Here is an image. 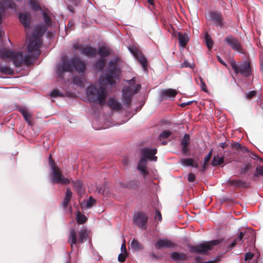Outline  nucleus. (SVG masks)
Segmentation results:
<instances>
[{
	"label": "nucleus",
	"mask_w": 263,
	"mask_h": 263,
	"mask_svg": "<svg viewBox=\"0 0 263 263\" xmlns=\"http://www.w3.org/2000/svg\"><path fill=\"white\" fill-rule=\"evenodd\" d=\"M250 157L251 158L250 159L255 160L256 163L257 160H259L260 162H263V159L259 158L255 154L252 152L250 153Z\"/></svg>",
	"instance_id": "obj_49"
},
{
	"label": "nucleus",
	"mask_w": 263,
	"mask_h": 263,
	"mask_svg": "<svg viewBox=\"0 0 263 263\" xmlns=\"http://www.w3.org/2000/svg\"><path fill=\"white\" fill-rule=\"evenodd\" d=\"M140 185V182L139 180H131L127 183L126 187L129 188L133 190H137Z\"/></svg>",
	"instance_id": "obj_33"
},
{
	"label": "nucleus",
	"mask_w": 263,
	"mask_h": 263,
	"mask_svg": "<svg viewBox=\"0 0 263 263\" xmlns=\"http://www.w3.org/2000/svg\"><path fill=\"white\" fill-rule=\"evenodd\" d=\"M141 87L140 85H137L135 89H133L134 94L137 93L139 90H140V88Z\"/></svg>",
	"instance_id": "obj_62"
},
{
	"label": "nucleus",
	"mask_w": 263,
	"mask_h": 263,
	"mask_svg": "<svg viewBox=\"0 0 263 263\" xmlns=\"http://www.w3.org/2000/svg\"><path fill=\"white\" fill-rule=\"evenodd\" d=\"M72 194V192L70 191V190L69 189H67L66 190L65 196L64 199L69 201L70 199L71 198Z\"/></svg>",
	"instance_id": "obj_47"
},
{
	"label": "nucleus",
	"mask_w": 263,
	"mask_h": 263,
	"mask_svg": "<svg viewBox=\"0 0 263 263\" xmlns=\"http://www.w3.org/2000/svg\"><path fill=\"white\" fill-rule=\"evenodd\" d=\"M73 47L74 50H78L80 51L82 54L86 55L87 57H95L97 53V49L89 45L83 47L79 45L78 44H74L73 45Z\"/></svg>",
	"instance_id": "obj_12"
},
{
	"label": "nucleus",
	"mask_w": 263,
	"mask_h": 263,
	"mask_svg": "<svg viewBox=\"0 0 263 263\" xmlns=\"http://www.w3.org/2000/svg\"><path fill=\"white\" fill-rule=\"evenodd\" d=\"M20 112L24 117L25 120L29 123H31V119L32 115L30 112H29L28 110L25 108H22L20 109Z\"/></svg>",
	"instance_id": "obj_35"
},
{
	"label": "nucleus",
	"mask_w": 263,
	"mask_h": 263,
	"mask_svg": "<svg viewBox=\"0 0 263 263\" xmlns=\"http://www.w3.org/2000/svg\"><path fill=\"white\" fill-rule=\"evenodd\" d=\"M108 106L112 110L119 111L122 108V105L116 98H110L107 102Z\"/></svg>",
	"instance_id": "obj_20"
},
{
	"label": "nucleus",
	"mask_w": 263,
	"mask_h": 263,
	"mask_svg": "<svg viewBox=\"0 0 263 263\" xmlns=\"http://www.w3.org/2000/svg\"><path fill=\"white\" fill-rule=\"evenodd\" d=\"M181 163L185 166H191L195 168L198 167V164L194 162L192 158L182 159L181 160Z\"/></svg>",
	"instance_id": "obj_30"
},
{
	"label": "nucleus",
	"mask_w": 263,
	"mask_h": 263,
	"mask_svg": "<svg viewBox=\"0 0 263 263\" xmlns=\"http://www.w3.org/2000/svg\"><path fill=\"white\" fill-rule=\"evenodd\" d=\"M224 157L223 156L219 157L218 155H215L213 158L211 164L213 166L222 164L224 163Z\"/></svg>",
	"instance_id": "obj_31"
},
{
	"label": "nucleus",
	"mask_w": 263,
	"mask_h": 263,
	"mask_svg": "<svg viewBox=\"0 0 263 263\" xmlns=\"http://www.w3.org/2000/svg\"><path fill=\"white\" fill-rule=\"evenodd\" d=\"M134 95L133 88L131 86H127L123 89L122 100L126 107H130L132 98Z\"/></svg>",
	"instance_id": "obj_13"
},
{
	"label": "nucleus",
	"mask_w": 263,
	"mask_h": 263,
	"mask_svg": "<svg viewBox=\"0 0 263 263\" xmlns=\"http://www.w3.org/2000/svg\"><path fill=\"white\" fill-rule=\"evenodd\" d=\"M97 53L103 58L109 56L111 54V51L108 47H101L99 48Z\"/></svg>",
	"instance_id": "obj_28"
},
{
	"label": "nucleus",
	"mask_w": 263,
	"mask_h": 263,
	"mask_svg": "<svg viewBox=\"0 0 263 263\" xmlns=\"http://www.w3.org/2000/svg\"><path fill=\"white\" fill-rule=\"evenodd\" d=\"M105 60L103 58H100L97 61L96 63L94 65V66L96 69L101 71L104 69L105 66Z\"/></svg>",
	"instance_id": "obj_29"
},
{
	"label": "nucleus",
	"mask_w": 263,
	"mask_h": 263,
	"mask_svg": "<svg viewBox=\"0 0 263 263\" xmlns=\"http://www.w3.org/2000/svg\"><path fill=\"white\" fill-rule=\"evenodd\" d=\"M224 42L228 44L234 50L237 51L241 53H245V50L242 48V45L238 39L233 35L227 36Z\"/></svg>",
	"instance_id": "obj_10"
},
{
	"label": "nucleus",
	"mask_w": 263,
	"mask_h": 263,
	"mask_svg": "<svg viewBox=\"0 0 263 263\" xmlns=\"http://www.w3.org/2000/svg\"><path fill=\"white\" fill-rule=\"evenodd\" d=\"M195 259L196 261V263H215L218 261L216 260H211V261H209L202 262H200V260H201V258L199 256H197L196 257H195Z\"/></svg>",
	"instance_id": "obj_51"
},
{
	"label": "nucleus",
	"mask_w": 263,
	"mask_h": 263,
	"mask_svg": "<svg viewBox=\"0 0 263 263\" xmlns=\"http://www.w3.org/2000/svg\"><path fill=\"white\" fill-rule=\"evenodd\" d=\"M156 249L159 250L162 248H174L176 245L167 239H160L155 244Z\"/></svg>",
	"instance_id": "obj_16"
},
{
	"label": "nucleus",
	"mask_w": 263,
	"mask_h": 263,
	"mask_svg": "<svg viewBox=\"0 0 263 263\" xmlns=\"http://www.w3.org/2000/svg\"><path fill=\"white\" fill-rule=\"evenodd\" d=\"M243 234L242 233H240L238 236L235 238L233 242L229 245L228 247V250H232L239 242H242L243 239Z\"/></svg>",
	"instance_id": "obj_34"
},
{
	"label": "nucleus",
	"mask_w": 263,
	"mask_h": 263,
	"mask_svg": "<svg viewBox=\"0 0 263 263\" xmlns=\"http://www.w3.org/2000/svg\"><path fill=\"white\" fill-rule=\"evenodd\" d=\"M30 5L34 11H40L42 12L45 24L36 27L31 36H29V32H27L28 43L26 54L23 57L21 52L15 53L11 50H5L0 52V58L7 60H12L14 64L17 67H20L22 64H30L39 55V49L42 44L40 36L45 32L49 26L48 11H43L36 3L32 1H30Z\"/></svg>",
	"instance_id": "obj_1"
},
{
	"label": "nucleus",
	"mask_w": 263,
	"mask_h": 263,
	"mask_svg": "<svg viewBox=\"0 0 263 263\" xmlns=\"http://www.w3.org/2000/svg\"><path fill=\"white\" fill-rule=\"evenodd\" d=\"M19 19L26 30H29L31 21L30 15L28 13H21L19 16Z\"/></svg>",
	"instance_id": "obj_22"
},
{
	"label": "nucleus",
	"mask_w": 263,
	"mask_h": 263,
	"mask_svg": "<svg viewBox=\"0 0 263 263\" xmlns=\"http://www.w3.org/2000/svg\"><path fill=\"white\" fill-rule=\"evenodd\" d=\"M2 5L3 7H6V8H7V7L12 8L13 7L12 3L9 0L4 2L3 4H2Z\"/></svg>",
	"instance_id": "obj_53"
},
{
	"label": "nucleus",
	"mask_w": 263,
	"mask_h": 263,
	"mask_svg": "<svg viewBox=\"0 0 263 263\" xmlns=\"http://www.w3.org/2000/svg\"><path fill=\"white\" fill-rule=\"evenodd\" d=\"M255 167V171L252 177V179L253 180H255L256 178L259 176H262L263 177V165L259 166L258 164H256Z\"/></svg>",
	"instance_id": "obj_32"
},
{
	"label": "nucleus",
	"mask_w": 263,
	"mask_h": 263,
	"mask_svg": "<svg viewBox=\"0 0 263 263\" xmlns=\"http://www.w3.org/2000/svg\"><path fill=\"white\" fill-rule=\"evenodd\" d=\"M192 102L191 101H190V102H187L186 103H182L181 105H180V106L182 107H185L186 106V105H190L191 103H192Z\"/></svg>",
	"instance_id": "obj_64"
},
{
	"label": "nucleus",
	"mask_w": 263,
	"mask_h": 263,
	"mask_svg": "<svg viewBox=\"0 0 263 263\" xmlns=\"http://www.w3.org/2000/svg\"><path fill=\"white\" fill-rule=\"evenodd\" d=\"M256 95V91H255V90L250 91L248 93V94L247 95V98L249 99H251L253 97L255 96Z\"/></svg>",
	"instance_id": "obj_54"
},
{
	"label": "nucleus",
	"mask_w": 263,
	"mask_h": 263,
	"mask_svg": "<svg viewBox=\"0 0 263 263\" xmlns=\"http://www.w3.org/2000/svg\"><path fill=\"white\" fill-rule=\"evenodd\" d=\"M118 261L120 262H123L126 259V256L124 254L120 253L118 256Z\"/></svg>",
	"instance_id": "obj_55"
},
{
	"label": "nucleus",
	"mask_w": 263,
	"mask_h": 263,
	"mask_svg": "<svg viewBox=\"0 0 263 263\" xmlns=\"http://www.w3.org/2000/svg\"><path fill=\"white\" fill-rule=\"evenodd\" d=\"M61 96L62 95L60 91L58 89H54L51 92H50V97H56Z\"/></svg>",
	"instance_id": "obj_50"
},
{
	"label": "nucleus",
	"mask_w": 263,
	"mask_h": 263,
	"mask_svg": "<svg viewBox=\"0 0 263 263\" xmlns=\"http://www.w3.org/2000/svg\"><path fill=\"white\" fill-rule=\"evenodd\" d=\"M195 80L197 83L200 85L202 90H203L204 92H207L206 85L203 79L201 77H199L198 78H196Z\"/></svg>",
	"instance_id": "obj_38"
},
{
	"label": "nucleus",
	"mask_w": 263,
	"mask_h": 263,
	"mask_svg": "<svg viewBox=\"0 0 263 263\" xmlns=\"http://www.w3.org/2000/svg\"><path fill=\"white\" fill-rule=\"evenodd\" d=\"M171 258L174 261L181 262L187 260V255L183 252H173L171 254Z\"/></svg>",
	"instance_id": "obj_18"
},
{
	"label": "nucleus",
	"mask_w": 263,
	"mask_h": 263,
	"mask_svg": "<svg viewBox=\"0 0 263 263\" xmlns=\"http://www.w3.org/2000/svg\"><path fill=\"white\" fill-rule=\"evenodd\" d=\"M241 146V145L240 143L235 142L232 143L231 145L232 148L237 151L240 150Z\"/></svg>",
	"instance_id": "obj_52"
},
{
	"label": "nucleus",
	"mask_w": 263,
	"mask_h": 263,
	"mask_svg": "<svg viewBox=\"0 0 263 263\" xmlns=\"http://www.w3.org/2000/svg\"><path fill=\"white\" fill-rule=\"evenodd\" d=\"M206 18L212 23L214 26L220 29L226 28L227 23L221 12L211 11L208 12Z\"/></svg>",
	"instance_id": "obj_8"
},
{
	"label": "nucleus",
	"mask_w": 263,
	"mask_h": 263,
	"mask_svg": "<svg viewBox=\"0 0 263 263\" xmlns=\"http://www.w3.org/2000/svg\"><path fill=\"white\" fill-rule=\"evenodd\" d=\"M119 61V58L115 57L108 62L105 73L100 77L102 84L113 85L116 83V80L119 79L121 73L120 68L118 66Z\"/></svg>",
	"instance_id": "obj_2"
},
{
	"label": "nucleus",
	"mask_w": 263,
	"mask_h": 263,
	"mask_svg": "<svg viewBox=\"0 0 263 263\" xmlns=\"http://www.w3.org/2000/svg\"><path fill=\"white\" fill-rule=\"evenodd\" d=\"M1 72L5 73H9L12 72V70L8 67H1L0 68Z\"/></svg>",
	"instance_id": "obj_56"
},
{
	"label": "nucleus",
	"mask_w": 263,
	"mask_h": 263,
	"mask_svg": "<svg viewBox=\"0 0 263 263\" xmlns=\"http://www.w3.org/2000/svg\"><path fill=\"white\" fill-rule=\"evenodd\" d=\"M69 201L64 199V201L62 203V206L64 209L67 210L68 211H70L71 208L69 205Z\"/></svg>",
	"instance_id": "obj_48"
},
{
	"label": "nucleus",
	"mask_w": 263,
	"mask_h": 263,
	"mask_svg": "<svg viewBox=\"0 0 263 263\" xmlns=\"http://www.w3.org/2000/svg\"><path fill=\"white\" fill-rule=\"evenodd\" d=\"M69 11L72 13L75 12V7H77L80 3V0H65Z\"/></svg>",
	"instance_id": "obj_25"
},
{
	"label": "nucleus",
	"mask_w": 263,
	"mask_h": 263,
	"mask_svg": "<svg viewBox=\"0 0 263 263\" xmlns=\"http://www.w3.org/2000/svg\"><path fill=\"white\" fill-rule=\"evenodd\" d=\"M256 166V160L250 159L245 164L244 166L241 167L239 173L240 175L242 176L248 174V176H249L250 175L253 173L254 168Z\"/></svg>",
	"instance_id": "obj_14"
},
{
	"label": "nucleus",
	"mask_w": 263,
	"mask_h": 263,
	"mask_svg": "<svg viewBox=\"0 0 263 263\" xmlns=\"http://www.w3.org/2000/svg\"><path fill=\"white\" fill-rule=\"evenodd\" d=\"M204 40L205 44L209 49L212 48L214 44V42L211 36L209 34L208 32H206L204 36Z\"/></svg>",
	"instance_id": "obj_36"
},
{
	"label": "nucleus",
	"mask_w": 263,
	"mask_h": 263,
	"mask_svg": "<svg viewBox=\"0 0 263 263\" xmlns=\"http://www.w3.org/2000/svg\"><path fill=\"white\" fill-rule=\"evenodd\" d=\"M155 217L156 218H157L159 220V221L162 220L161 214L158 210L156 211Z\"/></svg>",
	"instance_id": "obj_58"
},
{
	"label": "nucleus",
	"mask_w": 263,
	"mask_h": 263,
	"mask_svg": "<svg viewBox=\"0 0 263 263\" xmlns=\"http://www.w3.org/2000/svg\"><path fill=\"white\" fill-rule=\"evenodd\" d=\"M73 82L74 84L79 86H83V82L82 78L79 76H74L73 78Z\"/></svg>",
	"instance_id": "obj_40"
},
{
	"label": "nucleus",
	"mask_w": 263,
	"mask_h": 263,
	"mask_svg": "<svg viewBox=\"0 0 263 263\" xmlns=\"http://www.w3.org/2000/svg\"><path fill=\"white\" fill-rule=\"evenodd\" d=\"M147 160L145 158L142 157L140 159L137 166L138 170L141 173L144 178L149 175V172L147 169Z\"/></svg>",
	"instance_id": "obj_17"
},
{
	"label": "nucleus",
	"mask_w": 263,
	"mask_h": 263,
	"mask_svg": "<svg viewBox=\"0 0 263 263\" xmlns=\"http://www.w3.org/2000/svg\"><path fill=\"white\" fill-rule=\"evenodd\" d=\"M76 186H78L79 187L80 189V192H83V184H82V183L80 181L78 182L77 183H76V185H75Z\"/></svg>",
	"instance_id": "obj_59"
},
{
	"label": "nucleus",
	"mask_w": 263,
	"mask_h": 263,
	"mask_svg": "<svg viewBox=\"0 0 263 263\" xmlns=\"http://www.w3.org/2000/svg\"><path fill=\"white\" fill-rule=\"evenodd\" d=\"M19 19L26 30H29L31 21L30 15L28 13H21L19 16Z\"/></svg>",
	"instance_id": "obj_21"
},
{
	"label": "nucleus",
	"mask_w": 263,
	"mask_h": 263,
	"mask_svg": "<svg viewBox=\"0 0 263 263\" xmlns=\"http://www.w3.org/2000/svg\"><path fill=\"white\" fill-rule=\"evenodd\" d=\"M212 154H213V149H211L210 151V152H209V153L208 154V155L204 157L203 163H205V165L206 164H209V162L212 157Z\"/></svg>",
	"instance_id": "obj_42"
},
{
	"label": "nucleus",
	"mask_w": 263,
	"mask_h": 263,
	"mask_svg": "<svg viewBox=\"0 0 263 263\" xmlns=\"http://www.w3.org/2000/svg\"><path fill=\"white\" fill-rule=\"evenodd\" d=\"M217 59L221 64L224 66H227L226 63L222 60V59L219 56H217Z\"/></svg>",
	"instance_id": "obj_63"
},
{
	"label": "nucleus",
	"mask_w": 263,
	"mask_h": 263,
	"mask_svg": "<svg viewBox=\"0 0 263 263\" xmlns=\"http://www.w3.org/2000/svg\"><path fill=\"white\" fill-rule=\"evenodd\" d=\"M195 67V64L194 63H190L187 61H184L183 63L181 65V67H190L191 68H193Z\"/></svg>",
	"instance_id": "obj_43"
},
{
	"label": "nucleus",
	"mask_w": 263,
	"mask_h": 263,
	"mask_svg": "<svg viewBox=\"0 0 263 263\" xmlns=\"http://www.w3.org/2000/svg\"><path fill=\"white\" fill-rule=\"evenodd\" d=\"M130 246L132 249L135 251H138L142 248L140 243L135 239L131 241Z\"/></svg>",
	"instance_id": "obj_37"
},
{
	"label": "nucleus",
	"mask_w": 263,
	"mask_h": 263,
	"mask_svg": "<svg viewBox=\"0 0 263 263\" xmlns=\"http://www.w3.org/2000/svg\"><path fill=\"white\" fill-rule=\"evenodd\" d=\"M96 202V200L90 196L87 202V207L88 208H91L94 205Z\"/></svg>",
	"instance_id": "obj_45"
},
{
	"label": "nucleus",
	"mask_w": 263,
	"mask_h": 263,
	"mask_svg": "<svg viewBox=\"0 0 263 263\" xmlns=\"http://www.w3.org/2000/svg\"><path fill=\"white\" fill-rule=\"evenodd\" d=\"M190 144V137L189 135L186 134L183 137L181 141V151L184 155H187V153L189 152L190 149L188 146Z\"/></svg>",
	"instance_id": "obj_19"
},
{
	"label": "nucleus",
	"mask_w": 263,
	"mask_h": 263,
	"mask_svg": "<svg viewBox=\"0 0 263 263\" xmlns=\"http://www.w3.org/2000/svg\"><path fill=\"white\" fill-rule=\"evenodd\" d=\"M134 54L138 60L143 68L145 70L147 68V60L146 58L143 55L142 52L139 50L135 51Z\"/></svg>",
	"instance_id": "obj_23"
},
{
	"label": "nucleus",
	"mask_w": 263,
	"mask_h": 263,
	"mask_svg": "<svg viewBox=\"0 0 263 263\" xmlns=\"http://www.w3.org/2000/svg\"><path fill=\"white\" fill-rule=\"evenodd\" d=\"M222 239L213 240L210 241L198 244L196 246L189 245L188 247L191 253H196L207 255L208 251L213 249V247L220 243Z\"/></svg>",
	"instance_id": "obj_5"
},
{
	"label": "nucleus",
	"mask_w": 263,
	"mask_h": 263,
	"mask_svg": "<svg viewBox=\"0 0 263 263\" xmlns=\"http://www.w3.org/2000/svg\"><path fill=\"white\" fill-rule=\"evenodd\" d=\"M231 66L236 74L240 73L242 76L248 77L252 74V68L250 62L246 61L239 66H237L234 60L231 61Z\"/></svg>",
	"instance_id": "obj_9"
},
{
	"label": "nucleus",
	"mask_w": 263,
	"mask_h": 263,
	"mask_svg": "<svg viewBox=\"0 0 263 263\" xmlns=\"http://www.w3.org/2000/svg\"><path fill=\"white\" fill-rule=\"evenodd\" d=\"M157 150L156 148H151L145 147L142 148L141 150V155L142 158H145L149 160L156 161L157 160V157L155 156Z\"/></svg>",
	"instance_id": "obj_15"
},
{
	"label": "nucleus",
	"mask_w": 263,
	"mask_h": 263,
	"mask_svg": "<svg viewBox=\"0 0 263 263\" xmlns=\"http://www.w3.org/2000/svg\"><path fill=\"white\" fill-rule=\"evenodd\" d=\"M5 14V9L4 8L0 7V23L1 22V20Z\"/></svg>",
	"instance_id": "obj_60"
},
{
	"label": "nucleus",
	"mask_w": 263,
	"mask_h": 263,
	"mask_svg": "<svg viewBox=\"0 0 263 263\" xmlns=\"http://www.w3.org/2000/svg\"><path fill=\"white\" fill-rule=\"evenodd\" d=\"M133 221L140 228L146 230L148 217L145 213L138 212L134 215Z\"/></svg>",
	"instance_id": "obj_11"
},
{
	"label": "nucleus",
	"mask_w": 263,
	"mask_h": 263,
	"mask_svg": "<svg viewBox=\"0 0 263 263\" xmlns=\"http://www.w3.org/2000/svg\"><path fill=\"white\" fill-rule=\"evenodd\" d=\"M254 256V254L253 253L251 252H247L246 253L245 256V260L246 261H249L251 260H252Z\"/></svg>",
	"instance_id": "obj_46"
},
{
	"label": "nucleus",
	"mask_w": 263,
	"mask_h": 263,
	"mask_svg": "<svg viewBox=\"0 0 263 263\" xmlns=\"http://www.w3.org/2000/svg\"><path fill=\"white\" fill-rule=\"evenodd\" d=\"M50 167L52 169L51 181L53 183H58L62 185H66L70 183V179L67 178H65L63 175L59 167L56 165L51 156Z\"/></svg>",
	"instance_id": "obj_6"
},
{
	"label": "nucleus",
	"mask_w": 263,
	"mask_h": 263,
	"mask_svg": "<svg viewBox=\"0 0 263 263\" xmlns=\"http://www.w3.org/2000/svg\"><path fill=\"white\" fill-rule=\"evenodd\" d=\"M239 151L243 153L249 152L248 148L246 146L242 145Z\"/></svg>",
	"instance_id": "obj_61"
},
{
	"label": "nucleus",
	"mask_w": 263,
	"mask_h": 263,
	"mask_svg": "<svg viewBox=\"0 0 263 263\" xmlns=\"http://www.w3.org/2000/svg\"><path fill=\"white\" fill-rule=\"evenodd\" d=\"M195 175L193 173H190L187 180L189 182H194L195 180Z\"/></svg>",
	"instance_id": "obj_57"
},
{
	"label": "nucleus",
	"mask_w": 263,
	"mask_h": 263,
	"mask_svg": "<svg viewBox=\"0 0 263 263\" xmlns=\"http://www.w3.org/2000/svg\"><path fill=\"white\" fill-rule=\"evenodd\" d=\"M87 220V217L82 214L79 213L77 215V221L79 224H83Z\"/></svg>",
	"instance_id": "obj_39"
},
{
	"label": "nucleus",
	"mask_w": 263,
	"mask_h": 263,
	"mask_svg": "<svg viewBox=\"0 0 263 263\" xmlns=\"http://www.w3.org/2000/svg\"><path fill=\"white\" fill-rule=\"evenodd\" d=\"M228 184L236 187L246 188L249 186L247 182L240 179H230L228 181Z\"/></svg>",
	"instance_id": "obj_24"
},
{
	"label": "nucleus",
	"mask_w": 263,
	"mask_h": 263,
	"mask_svg": "<svg viewBox=\"0 0 263 263\" xmlns=\"http://www.w3.org/2000/svg\"><path fill=\"white\" fill-rule=\"evenodd\" d=\"M180 45L184 48L187 45L189 38L186 33L182 34L181 32L178 33Z\"/></svg>",
	"instance_id": "obj_26"
},
{
	"label": "nucleus",
	"mask_w": 263,
	"mask_h": 263,
	"mask_svg": "<svg viewBox=\"0 0 263 263\" xmlns=\"http://www.w3.org/2000/svg\"><path fill=\"white\" fill-rule=\"evenodd\" d=\"M87 96L88 100L93 103H97L101 105L105 104L107 97L106 89L105 87L101 86L96 87L91 85L87 88Z\"/></svg>",
	"instance_id": "obj_4"
},
{
	"label": "nucleus",
	"mask_w": 263,
	"mask_h": 263,
	"mask_svg": "<svg viewBox=\"0 0 263 263\" xmlns=\"http://www.w3.org/2000/svg\"><path fill=\"white\" fill-rule=\"evenodd\" d=\"M62 72H70L73 70L79 73H83L86 69V64L78 57L71 59H63L62 64L58 67Z\"/></svg>",
	"instance_id": "obj_3"
},
{
	"label": "nucleus",
	"mask_w": 263,
	"mask_h": 263,
	"mask_svg": "<svg viewBox=\"0 0 263 263\" xmlns=\"http://www.w3.org/2000/svg\"><path fill=\"white\" fill-rule=\"evenodd\" d=\"M88 235V231L86 229H82L79 232V239L77 240L76 232L74 229L71 230L69 236V242L70 243L72 250H74L77 247L78 242L83 243L86 241Z\"/></svg>",
	"instance_id": "obj_7"
},
{
	"label": "nucleus",
	"mask_w": 263,
	"mask_h": 263,
	"mask_svg": "<svg viewBox=\"0 0 263 263\" xmlns=\"http://www.w3.org/2000/svg\"><path fill=\"white\" fill-rule=\"evenodd\" d=\"M177 94V92L175 89L169 88L164 89L161 92V96L166 97L169 98H174Z\"/></svg>",
	"instance_id": "obj_27"
},
{
	"label": "nucleus",
	"mask_w": 263,
	"mask_h": 263,
	"mask_svg": "<svg viewBox=\"0 0 263 263\" xmlns=\"http://www.w3.org/2000/svg\"><path fill=\"white\" fill-rule=\"evenodd\" d=\"M240 233H242L243 235V238H247L248 237H250V236H253L254 235V233L252 231L246 230L244 232H240Z\"/></svg>",
	"instance_id": "obj_44"
},
{
	"label": "nucleus",
	"mask_w": 263,
	"mask_h": 263,
	"mask_svg": "<svg viewBox=\"0 0 263 263\" xmlns=\"http://www.w3.org/2000/svg\"><path fill=\"white\" fill-rule=\"evenodd\" d=\"M172 134V132L169 130H163L160 134L159 137L160 139H165L168 138Z\"/></svg>",
	"instance_id": "obj_41"
}]
</instances>
